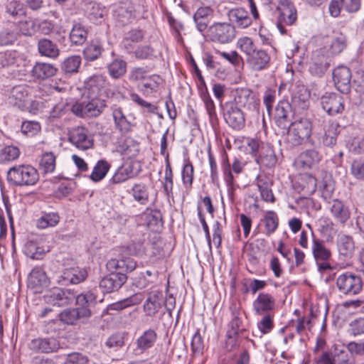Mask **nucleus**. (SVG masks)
Listing matches in <instances>:
<instances>
[{
    "mask_svg": "<svg viewBox=\"0 0 364 364\" xmlns=\"http://www.w3.org/2000/svg\"><path fill=\"white\" fill-rule=\"evenodd\" d=\"M237 46L246 55V63L253 71H261L267 68L270 55L267 50L257 48L252 38L243 37L238 39Z\"/></svg>",
    "mask_w": 364,
    "mask_h": 364,
    "instance_id": "nucleus-1",
    "label": "nucleus"
},
{
    "mask_svg": "<svg viewBox=\"0 0 364 364\" xmlns=\"http://www.w3.org/2000/svg\"><path fill=\"white\" fill-rule=\"evenodd\" d=\"M287 129V143L291 147H295L309 140L312 133V122L307 117H300L292 122Z\"/></svg>",
    "mask_w": 364,
    "mask_h": 364,
    "instance_id": "nucleus-2",
    "label": "nucleus"
},
{
    "mask_svg": "<svg viewBox=\"0 0 364 364\" xmlns=\"http://www.w3.org/2000/svg\"><path fill=\"white\" fill-rule=\"evenodd\" d=\"M39 179L38 171L31 165H18L7 172L8 182L14 186L35 185Z\"/></svg>",
    "mask_w": 364,
    "mask_h": 364,
    "instance_id": "nucleus-3",
    "label": "nucleus"
},
{
    "mask_svg": "<svg viewBox=\"0 0 364 364\" xmlns=\"http://www.w3.org/2000/svg\"><path fill=\"white\" fill-rule=\"evenodd\" d=\"M105 107V100L100 97L85 95L83 101L76 102L71 106V111L79 117H97L102 113Z\"/></svg>",
    "mask_w": 364,
    "mask_h": 364,
    "instance_id": "nucleus-4",
    "label": "nucleus"
},
{
    "mask_svg": "<svg viewBox=\"0 0 364 364\" xmlns=\"http://www.w3.org/2000/svg\"><path fill=\"white\" fill-rule=\"evenodd\" d=\"M355 357L348 351L347 346L333 345L331 348L323 352L318 359V364H355Z\"/></svg>",
    "mask_w": 364,
    "mask_h": 364,
    "instance_id": "nucleus-5",
    "label": "nucleus"
},
{
    "mask_svg": "<svg viewBox=\"0 0 364 364\" xmlns=\"http://www.w3.org/2000/svg\"><path fill=\"white\" fill-rule=\"evenodd\" d=\"M336 284L338 291L346 296L357 295L363 289L361 277L348 272L338 275Z\"/></svg>",
    "mask_w": 364,
    "mask_h": 364,
    "instance_id": "nucleus-6",
    "label": "nucleus"
},
{
    "mask_svg": "<svg viewBox=\"0 0 364 364\" xmlns=\"http://www.w3.org/2000/svg\"><path fill=\"white\" fill-rule=\"evenodd\" d=\"M76 293L69 289L53 287L48 290L43 298L46 303L57 306L70 304L75 300Z\"/></svg>",
    "mask_w": 364,
    "mask_h": 364,
    "instance_id": "nucleus-7",
    "label": "nucleus"
},
{
    "mask_svg": "<svg viewBox=\"0 0 364 364\" xmlns=\"http://www.w3.org/2000/svg\"><path fill=\"white\" fill-rule=\"evenodd\" d=\"M223 117L225 122L233 129L240 130L245 124L242 111L233 102H228L223 105Z\"/></svg>",
    "mask_w": 364,
    "mask_h": 364,
    "instance_id": "nucleus-8",
    "label": "nucleus"
},
{
    "mask_svg": "<svg viewBox=\"0 0 364 364\" xmlns=\"http://www.w3.org/2000/svg\"><path fill=\"white\" fill-rule=\"evenodd\" d=\"M69 141L80 150H87L92 148L94 140L88 129L84 127L73 128L68 134Z\"/></svg>",
    "mask_w": 364,
    "mask_h": 364,
    "instance_id": "nucleus-9",
    "label": "nucleus"
},
{
    "mask_svg": "<svg viewBox=\"0 0 364 364\" xmlns=\"http://www.w3.org/2000/svg\"><path fill=\"white\" fill-rule=\"evenodd\" d=\"M207 35L213 41L227 43L235 36V28L232 24H212L207 30Z\"/></svg>",
    "mask_w": 364,
    "mask_h": 364,
    "instance_id": "nucleus-10",
    "label": "nucleus"
},
{
    "mask_svg": "<svg viewBox=\"0 0 364 364\" xmlns=\"http://www.w3.org/2000/svg\"><path fill=\"white\" fill-rule=\"evenodd\" d=\"M107 85L106 77L102 75H93L85 81L86 95L100 97L101 93L105 91L107 97L114 95L109 89L105 90Z\"/></svg>",
    "mask_w": 364,
    "mask_h": 364,
    "instance_id": "nucleus-11",
    "label": "nucleus"
},
{
    "mask_svg": "<svg viewBox=\"0 0 364 364\" xmlns=\"http://www.w3.org/2000/svg\"><path fill=\"white\" fill-rule=\"evenodd\" d=\"M127 279V277L124 273L111 272L100 280L99 286L104 294H108L118 291Z\"/></svg>",
    "mask_w": 364,
    "mask_h": 364,
    "instance_id": "nucleus-12",
    "label": "nucleus"
},
{
    "mask_svg": "<svg viewBox=\"0 0 364 364\" xmlns=\"http://www.w3.org/2000/svg\"><path fill=\"white\" fill-rule=\"evenodd\" d=\"M87 272L84 268L78 267L65 269L58 276L57 282L60 285L77 284L86 279Z\"/></svg>",
    "mask_w": 364,
    "mask_h": 364,
    "instance_id": "nucleus-13",
    "label": "nucleus"
},
{
    "mask_svg": "<svg viewBox=\"0 0 364 364\" xmlns=\"http://www.w3.org/2000/svg\"><path fill=\"white\" fill-rule=\"evenodd\" d=\"M351 77V71L346 66H338L333 71L335 86L341 93L347 94L350 91Z\"/></svg>",
    "mask_w": 364,
    "mask_h": 364,
    "instance_id": "nucleus-14",
    "label": "nucleus"
},
{
    "mask_svg": "<svg viewBox=\"0 0 364 364\" xmlns=\"http://www.w3.org/2000/svg\"><path fill=\"white\" fill-rule=\"evenodd\" d=\"M289 90L291 92V105L299 109H306L309 106L310 93L307 88L301 84L291 85Z\"/></svg>",
    "mask_w": 364,
    "mask_h": 364,
    "instance_id": "nucleus-15",
    "label": "nucleus"
},
{
    "mask_svg": "<svg viewBox=\"0 0 364 364\" xmlns=\"http://www.w3.org/2000/svg\"><path fill=\"white\" fill-rule=\"evenodd\" d=\"M321 103L323 109L331 115L341 113L344 109L343 98L336 93H326L321 97Z\"/></svg>",
    "mask_w": 364,
    "mask_h": 364,
    "instance_id": "nucleus-16",
    "label": "nucleus"
},
{
    "mask_svg": "<svg viewBox=\"0 0 364 364\" xmlns=\"http://www.w3.org/2000/svg\"><path fill=\"white\" fill-rule=\"evenodd\" d=\"M235 101L237 105L245 107L247 109L257 110L258 109L259 100L249 88L237 89Z\"/></svg>",
    "mask_w": 364,
    "mask_h": 364,
    "instance_id": "nucleus-17",
    "label": "nucleus"
},
{
    "mask_svg": "<svg viewBox=\"0 0 364 364\" xmlns=\"http://www.w3.org/2000/svg\"><path fill=\"white\" fill-rule=\"evenodd\" d=\"M277 11L278 12L277 23H295L297 19V11L290 0H282L278 2Z\"/></svg>",
    "mask_w": 364,
    "mask_h": 364,
    "instance_id": "nucleus-18",
    "label": "nucleus"
},
{
    "mask_svg": "<svg viewBox=\"0 0 364 364\" xmlns=\"http://www.w3.org/2000/svg\"><path fill=\"white\" fill-rule=\"evenodd\" d=\"M313 235V244H312V254L315 260L317 262H323L320 265L321 269H326L330 268V265L326 262L331 257V251L327 249L323 243V241L317 239Z\"/></svg>",
    "mask_w": 364,
    "mask_h": 364,
    "instance_id": "nucleus-19",
    "label": "nucleus"
},
{
    "mask_svg": "<svg viewBox=\"0 0 364 364\" xmlns=\"http://www.w3.org/2000/svg\"><path fill=\"white\" fill-rule=\"evenodd\" d=\"M49 283L46 273L40 267H35L32 269L28 279V287L34 293H40L42 288L47 287Z\"/></svg>",
    "mask_w": 364,
    "mask_h": 364,
    "instance_id": "nucleus-20",
    "label": "nucleus"
},
{
    "mask_svg": "<svg viewBox=\"0 0 364 364\" xmlns=\"http://www.w3.org/2000/svg\"><path fill=\"white\" fill-rule=\"evenodd\" d=\"M291 107L287 101H280L277 105L274 119L279 127L287 129L291 114Z\"/></svg>",
    "mask_w": 364,
    "mask_h": 364,
    "instance_id": "nucleus-21",
    "label": "nucleus"
},
{
    "mask_svg": "<svg viewBox=\"0 0 364 364\" xmlns=\"http://www.w3.org/2000/svg\"><path fill=\"white\" fill-rule=\"evenodd\" d=\"M253 310L257 315L269 314L275 306V299L267 293H260L252 304Z\"/></svg>",
    "mask_w": 364,
    "mask_h": 364,
    "instance_id": "nucleus-22",
    "label": "nucleus"
},
{
    "mask_svg": "<svg viewBox=\"0 0 364 364\" xmlns=\"http://www.w3.org/2000/svg\"><path fill=\"white\" fill-rule=\"evenodd\" d=\"M29 348L37 353H49L58 350L59 344L54 338H38L31 341Z\"/></svg>",
    "mask_w": 364,
    "mask_h": 364,
    "instance_id": "nucleus-23",
    "label": "nucleus"
},
{
    "mask_svg": "<svg viewBox=\"0 0 364 364\" xmlns=\"http://www.w3.org/2000/svg\"><path fill=\"white\" fill-rule=\"evenodd\" d=\"M28 97V90L26 85H16L14 87L9 97V103L21 109L26 108Z\"/></svg>",
    "mask_w": 364,
    "mask_h": 364,
    "instance_id": "nucleus-24",
    "label": "nucleus"
},
{
    "mask_svg": "<svg viewBox=\"0 0 364 364\" xmlns=\"http://www.w3.org/2000/svg\"><path fill=\"white\" fill-rule=\"evenodd\" d=\"M58 68L51 63L36 62L31 70V75L35 79L44 80L54 76Z\"/></svg>",
    "mask_w": 364,
    "mask_h": 364,
    "instance_id": "nucleus-25",
    "label": "nucleus"
},
{
    "mask_svg": "<svg viewBox=\"0 0 364 364\" xmlns=\"http://www.w3.org/2000/svg\"><path fill=\"white\" fill-rule=\"evenodd\" d=\"M112 115L116 129L122 134H126L132 131L133 124L127 119L121 107H114Z\"/></svg>",
    "mask_w": 364,
    "mask_h": 364,
    "instance_id": "nucleus-26",
    "label": "nucleus"
},
{
    "mask_svg": "<svg viewBox=\"0 0 364 364\" xmlns=\"http://www.w3.org/2000/svg\"><path fill=\"white\" fill-rule=\"evenodd\" d=\"M163 294L161 291H155L149 294L144 304V311L146 316H155L161 308Z\"/></svg>",
    "mask_w": 364,
    "mask_h": 364,
    "instance_id": "nucleus-27",
    "label": "nucleus"
},
{
    "mask_svg": "<svg viewBox=\"0 0 364 364\" xmlns=\"http://www.w3.org/2000/svg\"><path fill=\"white\" fill-rule=\"evenodd\" d=\"M256 162L261 166L267 168H272L275 166L277 159L274 151L269 144L264 145L258 156L255 159Z\"/></svg>",
    "mask_w": 364,
    "mask_h": 364,
    "instance_id": "nucleus-28",
    "label": "nucleus"
},
{
    "mask_svg": "<svg viewBox=\"0 0 364 364\" xmlns=\"http://www.w3.org/2000/svg\"><path fill=\"white\" fill-rule=\"evenodd\" d=\"M244 165L237 158H235L232 165L229 163L228 157L224 161V176L228 186L232 187L234 184L233 173L239 174L242 172Z\"/></svg>",
    "mask_w": 364,
    "mask_h": 364,
    "instance_id": "nucleus-29",
    "label": "nucleus"
},
{
    "mask_svg": "<svg viewBox=\"0 0 364 364\" xmlns=\"http://www.w3.org/2000/svg\"><path fill=\"white\" fill-rule=\"evenodd\" d=\"M330 210L334 219L341 225L345 224L350 217L348 207L338 199L333 200Z\"/></svg>",
    "mask_w": 364,
    "mask_h": 364,
    "instance_id": "nucleus-30",
    "label": "nucleus"
},
{
    "mask_svg": "<svg viewBox=\"0 0 364 364\" xmlns=\"http://www.w3.org/2000/svg\"><path fill=\"white\" fill-rule=\"evenodd\" d=\"M340 126L335 121L328 120L324 124V134L322 137V142L326 146H333L336 145L337 136L339 134L338 129Z\"/></svg>",
    "mask_w": 364,
    "mask_h": 364,
    "instance_id": "nucleus-31",
    "label": "nucleus"
},
{
    "mask_svg": "<svg viewBox=\"0 0 364 364\" xmlns=\"http://www.w3.org/2000/svg\"><path fill=\"white\" fill-rule=\"evenodd\" d=\"M38 50L41 56L50 59H56L60 55V50L57 44L47 38L38 41Z\"/></svg>",
    "mask_w": 364,
    "mask_h": 364,
    "instance_id": "nucleus-32",
    "label": "nucleus"
},
{
    "mask_svg": "<svg viewBox=\"0 0 364 364\" xmlns=\"http://www.w3.org/2000/svg\"><path fill=\"white\" fill-rule=\"evenodd\" d=\"M157 333L153 329H148L136 339V345L141 352L146 351L152 348L157 340Z\"/></svg>",
    "mask_w": 364,
    "mask_h": 364,
    "instance_id": "nucleus-33",
    "label": "nucleus"
},
{
    "mask_svg": "<svg viewBox=\"0 0 364 364\" xmlns=\"http://www.w3.org/2000/svg\"><path fill=\"white\" fill-rule=\"evenodd\" d=\"M130 193L134 199L141 205H146L149 201V187L143 182L134 183L132 187Z\"/></svg>",
    "mask_w": 364,
    "mask_h": 364,
    "instance_id": "nucleus-34",
    "label": "nucleus"
},
{
    "mask_svg": "<svg viewBox=\"0 0 364 364\" xmlns=\"http://www.w3.org/2000/svg\"><path fill=\"white\" fill-rule=\"evenodd\" d=\"M301 192L304 196L312 195L316 190L317 181L310 174H304L301 176L299 181Z\"/></svg>",
    "mask_w": 364,
    "mask_h": 364,
    "instance_id": "nucleus-35",
    "label": "nucleus"
},
{
    "mask_svg": "<svg viewBox=\"0 0 364 364\" xmlns=\"http://www.w3.org/2000/svg\"><path fill=\"white\" fill-rule=\"evenodd\" d=\"M338 248L341 255L346 258H350L355 251L353 237L346 235H341L338 242Z\"/></svg>",
    "mask_w": 364,
    "mask_h": 364,
    "instance_id": "nucleus-36",
    "label": "nucleus"
},
{
    "mask_svg": "<svg viewBox=\"0 0 364 364\" xmlns=\"http://www.w3.org/2000/svg\"><path fill=\"white\" fill-rule=\"evenodd\" d=\"M328 67V59L323 55H317L309 66V72L313 75L321 77L326 73Z\"/></svg>",
    "mask_w": 364,
    "mask_h": 364,
    "instance_id": "nucleus-37",
    "label": "nucleus"
},
{
    "mask_svg": "<svg viewBox=\"0 0 364 364\" xmlns=\"http://www.w3.org/2000/svg\"><path fill=\"white\" fill-rule=\"evenodd\" d=\"M145 36V31L139 27L131 28L130 30L125 31L123 43L124 47L128 49L132 47L130 42L132 43H140L143 41Z\"/></svg>",
    "mask_w": 364,
    "mask_h": 364,
    "instance_id": "nucleus-38",
    "label": "nucleus"
},
{
    "mask_svg": "<svg viewBox=\"0 0 364 364\" xmlns=\"http://www.w3.org/2000/svg\"><path fill=\"white\" fill-rule=\"evenodd\" d=\"M300 158L304 166L311 168L319 163L322 156L316 149H310L302 152L300 155Z\"/></svg>",
    "mask_w": 364,
    "mask_h": 364,
    "instance_id": "nucleus-39",
    "label": "nucleus"
},
{
    "mask_svg": "<svg viewBox=\"0 0 364 364\" xmlns=\"http://www.w3.org/2000/svg\"><path fill=\"white\" fill-rule=\"evenodd\" d=\"M88 31L82 24H74L70 32V39L73 44L82 45L87 38Z\"/></svg>",
    "mask_w": 364,
    "mask_h": 364,
    "instance_id": "nucleus-40",
    "label": "nucleus"
},
{
    "mask_svg": "<svg viewBox=\"0 0 364 364\" xmlns=\"http://www.w3.org/2000/svg\"><path fill=\"white\" fill-rule=\"evenodd\" d=\"M194 176V168L189 159H184V164L182 168V181L184 187L187 190H191L193 185Z\"/></svg>",
    "mask_w": 364,
    "mask_h": 364,
    "instance_id": "nucleus-41",
    "label": "nucleus"
},
{
    "mask_svg": "<svg viewBox=\"0 0 364 364\" xmlns=\"http://www.w3.org/2000/svg\"><path fill=\"white\" fill-rule=\"evenodd\" d=\"M60 222V216L58 213H43L38 220L36 225L40 229H46L49 227H55Z\"/></svg>",
    "mask_w": 364,
    "mask_h": 364,
    "instance_id": "nucleus-42",
    "label": "nucleus"
},
{
    "mask_svg": "<svg viewBox=\"0 0 364 364\" xmlns=\"http://www.w3.org/2000/svg\"><path fill=\"white\" fill-rule=\"evenodd\" d=\"M321 197L325 200H328L332 198L335 190L334 181L331 176L326 175L318 185Z\"/></svg>",
    "mask_w": 364,
    "mask_h": 364,
    "instance_id": "nucleus-43",
    "label": "nucleus"
},
{
    "mask_svg": "<svg viewBox=\"0 0 364 364\" xmlns=\"http://www.w3.org/2000/svg\"><path fill=\"white\" fill-rule=\"evenodd\" d=\"M19 54L16 50L0 53V65L2 68H14L18 66Z\"/></svg>",
    "mask_w": 364,
    "mask_h": 364,
    "instance_id": "nucleus-44",
    "label": "nucleus"
},
{
    "mask_svg": "<svg viewBox=\"0 0 364 364\" xmlns=\"http://www.w3.org/2000/svg\"><path fill=\"white\" fill-rule=\"evenodd\" d=\"M109 75L114 79L122 77L127 71V63L122 59H114L107 66Z\"/></svg>",
    "mask_w": 364,
    "mask_h": 364,
    "instance_id": "nucleus-45",
    "label": "nucleus"
},
{
    "mask_svg": "<svg viewBox=\"0 0 364 364\" xmlns=\"http://www.w3.org/2000/svg\"><path fill=\"white\" fill-rule=\"evenodd\" d=\"M81 64V58L79 55H71L65 58L61 63V70L66 74H73L78 72Z\"/></svg>",
    "mask_w": 364,
    "mask_h": 364,
    "instance_id": "nucleus-46",
    "label": "nucleus"
},
{
    "mask_svg": "<svg viewBox=\"0 0 364 364\" xmlns=\"http://www.w3.org/2000/svg\"><path fill=\"white\" fill-rule=\"evenodd\" d=\"M242 323L241 318L235 315L229 323L230 329L228 331L227 337L232 345L235 343L238 334L244 330Z\"/></svg>",
    "mask_w": 364,
    "mask_h": 364,
    "instance_id": "nucleus-47",
    "label": "nucleus"
},
{
    "mask_svg": "<svg viewBox=\"0 0 364 364\" xmlns=\"http://www.w3.org/2000/svg\"><path fill=\"white\" fill-rule=\"evenodd\" d=\"M257 185L262 198L267 202L273 203L275 198L270 187V183L265 178L258 177L257 178Z\"/></svg>",
    "mask_w": 364,
    "mask_h": 364,
    "instance_id": "nucleus-48",
    "label": "nucleus"
},
{
    "mask_svg": "<svg viewBox=\"0 0 364 364\" xmlns=\"http://www.w3.org/2000/svg\"><path fill=\"white\" fill-rule=\"evenodd\" d=\"M132 176L133 170L132 166L129 164L122 165L117 168L110 181L112 183H120L132 178Z\"/></svg>",
    "mask_w": 364,
    "mask_h": 364,
    "instance_id": "nucleus-49",
    "label": "nucleus"
},
{
    "mask_svg": "<svg viewBox=\"0 0 364 364\" xmlns=\"http://www.w3.org/2000/svg\"><path fill=\"white\" fill-rule=\"evenodd\" d=\"M24 253L33 259H41L46 254V251L34 241H28L24 246Z\"/></svg>",
    "mask_w": 364,
    "mask_h": 364,
    "instance_id": "nucleus-50",
    "label": "nucleus"
},
{
    "mask_svg": "<svg viewBox=\"0 0 364 364\" xmlns=\"http://www.w3.org/2000/svg\"><path fill=\"white\" fill-rule=\"evenodd\" d=\"M202 100L205 105L206 112L208 114L209 119L211 124H214L218 122V117L215 110V105L210 97L208 92L206 91L202 94Z\"/></svg>",
    "mask_w": 364,
    "mask_h": 364,
    "instance_id": "nucleus-51",
    "label": "nucleus"
},
{
    "mask_svg": "<svg viewBox=\"0 0 364 364\" xmlns=\"http://www.w3.org/2000/svg\"><path fill=\"white\" fill-rule=\"evenodd\" d=\"M110 165L105 160L99 161L95 166L93 171L90 175V178L95 182L101 181L107 174Z\"/></svg>",
    "mask_w": 364,
    "mask_h": 364,
    "instance_id": "nucleus-52",
    "label": "nucleus"
},
{
    "mask_svg": "<svg viewBox=\"0 0 364 364\" xmlns=\"http://www.w3.org/2000/svg\"><path fill=\"white\" fill-rule=\"evenodd\" d=\"M87 14L90 20H97L102 18L106 14V9L105 7L97 2H90L87 6Z\"/></svg>",
    "mask_w": 364,
    "mask_h": 364,
    "instance_id": "nucleus-53",
    "label": "nucleus"
},
{
    "mask_svg": "<svg viewBox=\"0 0 364 364\" xmlns=\"http://www.w3.org/2000/svg\"><path fill=\"white\" fill-rule=\"evenodd\" d=\"M103 48L101 45L91 43L87 45L83 50L84 58L87 61H94L97 60L102 54Z\"/></svg>",
    "mask_w": 364,
    "mask_h": 364,
    "instance_id": "nucleus-54",
    "label": "nucleus"
},
{
    "mask_svg": "<svg viewBox=\"0 0 364 364\" xmlns=\"http://www.w3.org/2000/svg\"><path fill=\"white\" fill-rule=\"evenodd\" d=\"M20 151L14 146H6L0 151V161L3 163L13 161L19 157Z\"/></svg>",
    "mask_w": 364,
    "mask_h": 364,
    "instance_id": "nucleus-55",
    "label": "nucleus"
},
{
    "mask_svg": "<svg viewBox=\"0 0 364 364\" xmlns=\"http://www.w3.org/2000/svg\"><path fill=\"white\" fill-rule=\"evenodd\" d=\"M264 220L265 223L266 235H270L274 232L278 228V216L275 212L270 210L266 213Z\"/></svg>",
    "mask_w": 364,
    "mask_h": 364,
    "instance_id": "nucleus-56",
    "label": "nucleus"
},
{
    "mask_svg": "<svg viewBox=\"0 0 364 364\" xmlns=\"http://www.w3.org/2000/svg\"><path fill=\"white\" fill-rule=\"evenodd\" d=\"M40 168L45 173H52L55 168V156L52 152H48L42 156Z\"/></svg>",
    "mask_w": 364,
    "mask_h": 364,
    "instance_id": "nucleus-57",
    "label": "nucleus"
},
{
    "mask_svg": "<svg viewBox=\"0 0 364 364\" xmlns=\"http://www.w3.org/2000/svg\"><path fill=\"white\" fill-rule=\"evenodd\" d=\"M191 346L193 356H198L203 355L204 343L199 329H197V331L193 334Z\"/></svg>",
    "mask_w": 364,
    "mask_h": 364,
    "instance_id": "nucleus-58",
    "label": "nucleus"
},
{
    "mask_svg": "<svg viewBox=\"0 0 364 364\" xmlns=\"http://www.w3.org/2000/svg\"><path fill=\"white\" fill-rule=\"evenodd\" d=\"M78 306H86L90 308L92 305L96 303V296L95 293L91 291H86L85 293L76 294L75 299Z\"/></svg>",
    "mask_w": 364,
    "mask_h": 364,
    "instance_id": "nucleus-59",
    "label": "nucleus"
},
{
    "mask_svg": "<svg viewBox=\"0 0 364 364\" xmlns=\"http://www.w3.org/2000/svg\"><path fill=\"white\" fill-rule=\"evenodd\" d=\"M6 13L14 18H20L25 15L23 6L18 1H11L7 4Z\"/></svg>",
    "mask_w": 364,
    "mask_h": 364,
    "instance_id": "nucleus-60",
    "label": "nucleus"
},
{
    "mask_svg": "<svg viewBox=\"0 0 364 364\" xmlns=\"http://www.w3.org/2000/svg\"><path fill=\"white\" fill-rule=\"evenodd\" d=\"M41 130V125L34 121L24 122L21 124V132L23 134L33 136Z\"/></svg>",
    "mask_w": 364,
    "mask_h": 364,
    "instance_id": "nucleus-61",
    "label": "nucleus"
},
{
    "mask_svg": "<svg viewBox=\"0 0 364 364\" xmlns=\"http://www.w3.org/2000/svg\"><path fill=\"white\" fill-rule=\"evenodd\" d=\"M228 16L230 22L237 23L247 20L248 12L242 8H236L230 10Z\"/></svg>",
    "mask_w": 364,
    "mask_h": 364,
    "instance_id": "nucleus-62",
    "label": "nucleus"
},
{
    "mask_svg": "<svg viewBox=\"0 0 364 364\" xmlns=\"http://www.w3.org/2000/svg\"><path fill=\"white\" fill-rule=\"evenodd\" d=\"M257 326L263 334L269 333L274 327L273 316L270 314H264L261 321L257 323Z\"/></svg>",
    "mask_w": 364,
    "mask_h": 364,
    "instance_id": "nucleus-63",
    "label": "nucleus"
},
{
    "mask_svg": "<svg viewBox=\"0 0 364 364\" xmlns=\"http://www.w3.org/2000/svg\"><path fill=\"white\" fill-rule=\"evenodd\" d=\"M88 362L87 356L78 352L71 353L65 358L66 364H87Z\"/></svg>",
    "mask_w": 364,
    "mask_h": 364,
    "instance_id": "nucleus-64",
    "label": "nucleus"
}]
</instances>
